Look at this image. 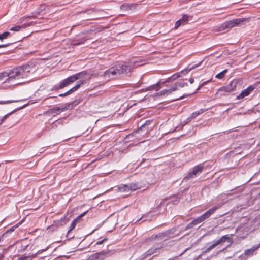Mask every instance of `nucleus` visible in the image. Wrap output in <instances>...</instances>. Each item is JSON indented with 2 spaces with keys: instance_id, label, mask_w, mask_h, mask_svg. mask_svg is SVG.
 <instances>
[{
  "instance_id": "obj_1",
  "label": "nucleus",
  "mask_w": 260,
  "mask_h": 260,
  "mask_svg": "<svg viewBox=\"0 0 260 260\" xmlns=\"http://www.w3.org/2000/svg\"><path fill=\"white\" fill-rule=\"evenodd\" d=\"M241 83L242 81L239 79H233L227 85L219 88L218 93L220 95H226L228 93L235 91Z\"/></svg>"
},
{
  "instance_id": "obj_2",
  "label": "nucleus",
  "mask_w": 260,
  "mask_h": 260,
  "mask_svg": "<svg viewBox=\"0 0 260 260\" xmlns=\"http://www.w3.org/2000/svg\"><path fill=\"white\" fill-rule=\"evenodd\" d=\"M9 76L6 82L10 83L14 80L24 78L26 77V73L23 68L18 67L10 70L8 72Z\"/></svg>"
},
{
  "instance_id": "obj_3",
  "label": "nucleus",
  "mask_w": 260,
  "mask_h": 260,
  "mask_svg": "<svg viewBox=\"0 0 260 260\" xmlns=\"http://www.w3.org/2000/svg\"><path fill=\"white\" fill-rule=\"evenodd\" d=\"M248 21V18H240L227 21L220 25V29L224 30L241 25L244 21Z\"/></svg>"
},
{
  "instance_id": "obj_4",
  "label": "nucleus",
  "mask_w": 260,
  "mask_h": 260,
  "mask_svg": "<svg viewBox=\"0 0 260 260\" xmlns=\"http://www.w3.org/2000/svg\"><path fill=\"white\" fill-rule=\"evenodd\" d=\"M219 208L218 206H214V207L211 208L209 210H208L204 214L202 215L201 216L198 217V218L194 219L192 221L194 224V225H197L202 222L204 221L206 219L208 218L212 214H213Z\"/></svg>"
},
{
  "instance_id": "obj_5",
  "label": "nucleus",
  "mask_w": 260,
  "mask_h": 260,
  "mask_svg": "<svg viewBox=\"0 0 260 260\" xmlns=\"http://www.w3.org/2000/svg\"><path fill=\"white\" fill-rule=\"evenodd\" d=\"M230 240L231 238L228 235L222 236L219 240L214 242L211 246L208 247L204 252L205 253H209L211 251V250L216 247L217 245Z\"/></svg>"
},
{
  "instance_id": "obj_6",
  "label": "nucleus",
  "mask_w": 260,
  "mask_h": 260,
  "mask_svg": "<svg viewBox=\"0 0 260 260\" xmlns=\"http://www.w3.org/2000/svg\"><path fill=\"white\" fill-rule=\"evenodd\" d=\"M79 78V74L73 75L67 78V79L62 80L60 84L59 88L62 89L64 87L68 86L71 83L74 82Z\"/></svg>"
},
{
  "instance_id": "obj_7",
  "label": "nucleus",
  "mask_w": 260,
  "mask_h": 260,
  "mask_svg": "<svg viewBox=\"0 0 260 260\" xmlns=\"http://www.w3.org/2000/svg\"><path fill=\"white\" fill-rule=\"evenodd\" d=\"M204 168V166L202 165H198L194 166L191 172H189L184 178L185 179H189L193 178L197 174L201 173Z\"/></svg>"
},
{
  "instance_id": "obj_8",
  "label": "nucleus",
  "mask_w": 260,
  "mask_h": 260,
  "mask_svg": "<svg viewBox=\"0 0 260 260\" xmlns=\"http://www.w3.org/2000/svg\"><path fill=\"white\" fill-rule=\"evenodd\" d=\"M108 252L102 251L91 255L87 260H104L108 256Z\"/></svg>"
},
{
  "instance_id": "obj_9",
  "label": "nucleus",
  "mask_w": 260,
  "mask_h": 260,
  "mask_svg": "<svg viewBox=\"0 0 260 260\" xmlns=\"http://www.w3.org/2000/svg\"><path fill=\"white\" fill-rule=\"evenodd\" d=\"M118 76L121 74L128 73L131 71V67L126 64H117L114 67Z\"/></svg>"
},
{
  "instance_id": "obj_10",
  "label": "nucleus",
  "mask_w": 260,
  "mask_h": 260,
  "mask_svg": "<svg viewBox=\"0 0 260 260\" xmlns=\"http://www.w3.org/2000/svg\"><path fill=\"white\" fill-rule=\"evenodd\" d=\"M104 76L108 80L114 79L118 77L114 67H111L108 70L105 72Z\"/></svg>"
},
{
  "instance_id": "obj_11",
  "label": "nucleus",
  "mask_w": 260,
  "mask_h": 260,
  "mask_svg": "<svg viewBox=\"0 0 260 260\" xmlns=\"http://www.w3.org/2000/svg\"><path fill=\"white\" fill-rule=\"evenodd\" d=\"M255 87L253 85L249 86L246 89L242 91L241 93L237 96L238 100L242 99L249 95L254 90Z\"/></svg>"
},
{
  "instance_id": "obj_12",
  "label": "nucleus",
  "mask_w": 260,
  "mask_h": 260,
  "mask_svg": "<svg viewBox=\"0 0 260 260\" xmlns=\"http://www.w3.org/2000/svg\"><path fill=\"white\" fill-rule=\"evenodd\" d=\"M65 109L63 107H56L48 110L47 113L49 115L55 116L59 114L61 112L64 111Z\"/></svg>"
},
{
  "instance_id": "obj_13",
  "label": "nucleus",
  "mask_w": 260,
  "mask_h": 260,
  "mask_svg": "<svg viewBox=\"0 0 260 260\" xmlns=\"http://www.w3.org/2000/svg\"><path fill=\"white\" fill-rule=\"evenodd\" d=\"M260 248V243L256 245L253 246L251 248L245 250L244 254L247 256H252L255 252Z\"/></svg>"
},
{
  "instance_id": "obj_14",
  "label": "nucleus",
  "mask_w": 260,
  "mask_h": 260,
  "mask_svg": "<svg viewBox=\"0 0 260 260\" xmlns=\"http://www.w3.org/2000/svg\"><path fill=\"white\" fill-rule=\"evenodd\" d=\"M176 90H177V85H173L169 89H164L161 91L158 94L161 95H168L172 94Z\"/></svg>"
},
{
  "instance_id": "obj_15",
  "label": "nucleus",
  "mask_w": 260,
  "mask_h": 260,
  "mask_svg": "<svg viewBox=\"0 0 260 260\" xmlns=\"http://www.w3.org/2000/svg\"><path fill=\"white\" fill-rule=\"evenodd\" d=\"M88 212V211H86L85 212H84V213H83L82 214H81V215H80L78 217H77L76 219H75L71 223L70 226V229L69 230H68V234H69L70 232H71L74 229V228H75L76 226V223L78 221V220L83 217L84 216H85L87 213Z\"/></svg>"
},
{
  "instance_id": "obj_16",
  "label": "nucleus",
  "mask_w": 260,
  "mask_h": 260,
  "mask_svg": "<svg viewBox=\"0 0 260 260\" xmlns=\"http://www.w3.org/2000/svg\"><path fill=\"white\" fill-rule=\"evenodd\" d=\"M83 83H84L83 81H80L79 83L76 85L73 88H72L69 90L67 91L68 95H69V94H71L72 93L74 92V91L77 90L80 88V86L83 84Z\"/></svg>"
},
{
  "instance_id": "obj_17",
  "label": "nucleus",
  "mask_w": 260,
  "mask_h": 260,
  "mask_svg": "<svg viewBox=\"0 0 260 260\" xmlns=\"http://www.w3.org/2000/svg\"><path fill=\"white\" fill-rule=\"evenodd\" d=\"M83 83H84L83 81H80L79 83L76 85L73 88H72L69 90L67 91L68 95H69V94H71L72 93L74 92V91L77 90L80 88V86L83 84Z\"/></svg>"
},
{
  "instance_id": "obj_18",
  "label": "nucleus",
  "mask_w": 260,
  "mask_h": 260,
  "mask_svg": "<svg viewBox=\"0 0 260 260\" xmlns=\"http://www.w3.org/2000/svg\"><path fill=\"white\" fill-rule=\"evenodd\" d=\"M159 248H151L146 252V256H150L153 254L159 252Z\"/></svg>"
},
{
  "instance_id": "obj_19",
  "label": "nucleus",
  "mask_w": 260,
  "mask_h": 260,
  "mask_svg": "<svg viewBox=\"0 0 260 260\" xmlns=\"http://www.w3.org/2000/svg\"><path fill=\"white\" fill-rule=\"evenodd\" d=\"M205 111V110H204L203 109H200L198 111H196V112H193L192 113L191 115V117L192 118H194L196 117H197L198 115L202 114Z\"/></svg>"
},
{
  "instance_id": "obj_20",
  "label": "nucleus",
  "mask_w": 260,
  "mask_h": 260,
  "mask_svg": "<svg viewBox=\"0 0 260 260\" xmlns=\"http://www.w3.org/2000/svg\"><path fill=\"white\" fill-rule=\"evenodd\" d=\"M160 88L159 87V84L158 83H156V84L152 85L151 86H150L148 87L147 90H158Z\"/></svg>"
},
{
  "instance_id": "obj_21",
  "label": "nucleus",
  "mask_w": 260,
  "mask_h": 260,
  "mask_svg": "<svg viewBox=\"0 0 260 260\" xmlns=\"http://www.w3.org/2000/svg\"><path fill=\"white\" fill-rule=\"evenodd\" d=\"M228 72V70L226 69L225 70H224L223 71H222L221 72L217 74L216 76H215V77L216 78H218V79H222L224 77V75H225V74Z\"/></svg>"
},
{
  "instance_id": "obj_22",
  "label": "nucleus",
  "mask_w": 260,
  "mask_h": 260,
  "mask_svg": "<svg viewBox=\"0 0 260 260\" xmlns=\"http://www.w3.org/2000/svg\"><path fill=\"white\" fill-rule=\"evenodd\" d=\"M8 72H4L0 73V81L3 80L6 78H8Z\"/></svg>"
},
{
  "instance_id": "obj_23",
  "label": "nucleus",
  "mask_w": 260,
  "mask_h": 260,
  "mask_svg": "<svg viewBox=\"0 0 260 260\" xmlns=\"http://www.w3.org/2000/svg\"><path fill=\"white\" fill-rule=\"evenodd\" d=\"M10 33L8 31H6L4 33L0 34V40L3 41V40L6 38H7L9 35Z\"/></svg>"
},
{
  "instance_id": "obj_24",
  "label": "nucleus",
  "mask_w": 260,
  "mask_h": 260,
  "mask_svg": "<svg viewBox=\"0 0 260 260\" xmlns=\"http://www.w3.org/2000/svg\"><path fill=\"white\" fill-rule=\"evenodd\" d=\"M182 22V25L185 24L188 21V16L186 15H184L182 18L180 19Z\"/></svg>"
},
{
  "instance_id": "obj_25",
  "label": "nucleus",
  "mask_w": 260,
  "mask_h": 260,
  "mask_svg": "<svg viewBox=\"0 0 260 260\" xmlns=\"http://www.w3.org/2000/svg\"><path fill=\"white\" fill-rule=\"evenodd\" d=\"M151 121L150 120H147L145 123L144 124H143V125H142L140 127V129L141 130H143V129H145V128L148 126L149 125H150V124L151 123Z\"/></svg>"
},
{
  "instance_id": "obj_26",
  "label": "nucleus",
  "mask_w": 260,
  "mask_h": 260,
  "mask_svg": "<svg viewBox=\"0 0 260 260\" xmlns=\"http://www.w3.org/2000/svg\"><path fill=\"white\" fill-rule=\"evenodd\" d=\"M85 41H86V39L83 38V39H82L81 40V41H77L76 42L73 43V45L74 46L79 45L84 43Z\"/></svg>"
},
{
  "instance_id": "obj_27",
  "label": "nucleus",
  "mask_w": 260,
  "mask_h": 260,
  "mask_svg": "<svg viewBox=\"0 0 260 260\" xmlns=\"http://www.w3.org/2000/svg\"><path fill=\"white\" fill-rule=\"evenodd\" d=\"M22 27H25V26H14L13 27H12L11 29H10V30L11 31H19L20 30V29H21V28Z\"/></svg>"
},
{
  "instance_id": "obj_28",
  "label": "nucleus",
  "mask_w": 260,
  "mask_h": 260,
  "mask_svg": "<svg viewBox=\"0 0 260 260\" xmlns=\"http://www.w3.org/2000/svg\"><path fill=\"white\" fill-rule=\"evenodd\" d=\"M174 85H177V88L178 87H183L184 86H187V83H175L174 84Z\"/></svg>"
},
{
  "instance_id": "obj_29",
  "label": "nucleus",
  "mask_w": 260,
  "mask_h": 260,
  "mask_svg": "<svg viewBox=\"0 0 260 260\" xmlns=\"http://www.w3.org/2000/svg\"><path fill=\"white\" fill-rule=\"evenodd\" d=\"M181 25H182V22L181 20H178L175 23V29H177Z\"/></svg>"
},
{
  "instance_id": "obj_30",
  "label": "nucleus",
  "mask_w": 260,
  "mask_h": 260,
  "mask_svg": "<svg viewBox=\"0 0 260 260\" xmlns=\"http://www.w3.org/2000/svg\"><path fill=\"white\" fill-rule=\"evenodd\" d=\"M13 102H14V101H11V100L0 101V105L9 104V103H12Z\"/></svg>"
},
{
  "instance_id": "obj_31",
  "label": "nucleus",
  "mask_w": 260,
  "mask_h": 260,
  "mask_svg": "<svg viewBox=\"0 0 260 260\" xmlns=\"http://www.w3.org/2000/svg\"><path fill=\"white\" fill-rule=\"evenodd\" d=\"M194 226V224L193 222V221H191L190 223H189L186 227V229H189L190 228H193Z\"/></svg>"
},
{
  "instance_id": "obj_32",
  "label": "nucleus",
  "mask_w": 260,
  "mask_h": 260,
  "mask_svg": "<svg viewBox=\"0 0 260 260\" xmlns=\"http://www.w3.org/2000/svg\"><path fill=\"white\" fill-rule=\"evenodd\" d=\"M14 230V227H12L11 228V229H10L9 230H7L4 234H3V236L5 235H7L8 233H11L12 232H13V231Z\"/></svg>"
},
{
  "instance_id": "obj_33",
  "label": "nucleus",
  "mask_w": 260,
  "mask_h": 260,
  "mask_svg": "<svg viewBox=\"0 0 260 260\" xmlns=\"http://www.w3.org/2000/svg\"><path fill=\"white\" fill-rule=\"evenodd\" d=\"M179 76H180L179 74H175L171 77V78L172 79V80H175L177 78H178Z\"/></svg>"
},
{
  "instance_id": "obj_34",
  "label": "nucleus",
  "mask_w": 260,
  "mask_h": 260,
  "mask_svg": "<svg viewBox=\"0 0 260 260\" xmlns=\"http://www.w3.org/2000/svg\"><path fill=\"white\" fill-rule=\"evenodd\" d=\"M107 239L106 238L104 239L103 240L98 241L96 242L97 245H101L102 244L104 241H106Z\"/></svg>"
},
{
  "instance_id": "obj_35",
  "label": "nucleus",
  "mask_w": 260,
  "mask_h": 260,
  "mask_svg": "<svg viewBox=\"0 0 260 260\" xmlns=\"http://www.w3.org/2000/svg\"><path fill=\"white\" fill-rule=\"evenodd\" d=\"M10 44H1L0 45V48H5L9 46Z\"/></svg>"
},
{
  "instance_id": "obj_36",
  "label": "nucleus",
  "mask_w": 260,
  "mask_h": 260,
  "mask_svg": "<svg viewBox=\"0 0 260 260\" xmlns=\"http://www.w3.org/2000/svg\"><path fill=\"white\" fill-rule=\"evenodd\" d=\"M68 95V94L67 93V92H65L64 93H61L59 94V96L60 97H63Z\"/></svg>"
},
{
  "instance_id": "obj_37",
  "label": "nucleus",
  "mask_w": 260,
  "mask_h": 260,
  "mask_svg": "<svg viewBox=\"0 0 260 260\" xmlns=\"http://www.w3.org/2000/svg\"><path fill=\"white\" fill-rule=\"evenodd\" d=\"M209 81H206V82H203L197 89V90H199L200 89V88L203 86H204V85L206 84L207 83L209 82Z\"/></svg>"
},
{
  "instance_id": "obj_38",
  "label": "nucleus",
  "mask_w": 260,
  "mask_h": 260,
  "mask_svg": "<svg viewBox=\"0 0 260 260\" xmlns=\"http://www.w3.org/2000/svg\"><path fill=\"white\" fill-rule=\"evenodd\" d=\"M189 82L190 84H192L194 82V79L192 78H191L189 79Z\"/></svg>"
},
{
  "instance_id": "obj_39",
  "label": "nucleus",
  "mask_w": 260,
  "mask_h": 260,
  "mask_svg": "<svg viewBox=\"0 0 260 260\" xmlns=\"http://www.w3.org/2000/svg\"><path fill=\"white\" fill-rule=\"evenodd\" d=\"M7 115L5 116L2 119H1V121H0V124H1L3 121H4L5 119L6 118Z\"/></svg>"
},
{
  "instance_id": "obj_40",
  "label": "nucleus",
  "mask_w": 260,
  "mask_h": 260,
  "mask_svg": "<svg viewBox=\"0 0 260 260\" xmlns=\"http://www.w3.org/2000/svg\"><path fill=\"white\" fill-rule=\"evenodd\" d=\"M59 89V87H53V90H55H55H57V89Z\"/></svg>"
},
{
  "instance_id": "obj_41",
  "label": "nucleus",
  "mask_w": 260,
  "mask_h": 260,
  "mask_svg": "<svg viewBox=\"0 0 260 260\" xmlns=\"http://www.w3.org/2000/svg\"><path fill=\"white\" fill-rule=\"evenodd\" d=\"M23 20V18H22L21 19H20V21L21 22H22Z\"/></svg>"
},
{
  "instance_id": "obj_42",
  "label": "nucleus",
  "mask_w": 260,
  "mask_h": 260,
  "mask_svg": "<svg viewBox=\"0 0 260 260\" xmlns=\"http://www.w3.org/2000/svg\"><path fill=\"white\" fill-rule=\"evenodd\" d=\"M89 11H91V12H93V10H89Z\"/></svg>"
}]
</instances>
